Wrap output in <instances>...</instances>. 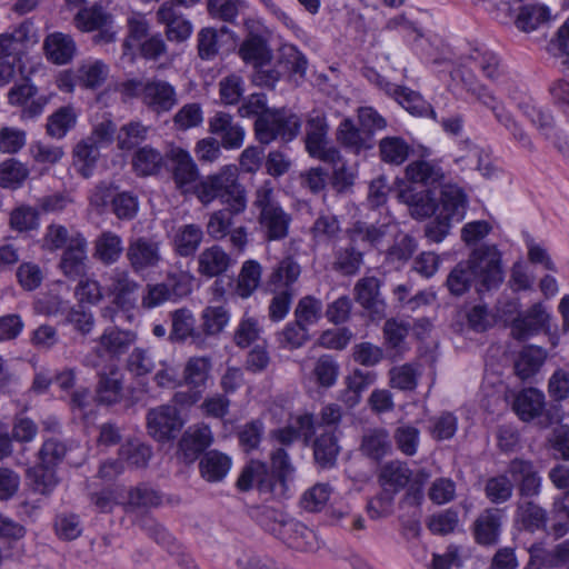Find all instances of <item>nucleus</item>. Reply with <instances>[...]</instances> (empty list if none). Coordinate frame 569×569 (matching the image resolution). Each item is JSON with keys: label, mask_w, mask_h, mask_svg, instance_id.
<instances>
[{"label": "nucleus", "mask_w": 569, "mask_h": 569, "mask_svg": "<svg viewBox=\"0 0 569 569\" xmlns=\"http://www.w3.org/2000/svg\"><path fill=\"white\" fill-rule=\"evenodd\" d=\"M547 358L543 348L528 346L521 350L515 363L516 373L521 379H528L536 375Z\"/></svg>", "instance_id": "51"}, {"label": "nucleus", "mask_w": 569, "mask_h": 569, "mask_svg": "<svg viewBox=\"0 0 569 569\" xmlns=\"http://www.w3.org/2000/svg\"><path fill=\"white\" fill-rule=\"evenodd\" d=\"M151 456V447L139 439L128 440L119 449L120 460L129 468L146 467Z\"/></svg>", "instance_id": "54"}, {"label": "nucleus", "mask_w": 569, "mask_h": 569, "mask_svg": "<svg viewBox=\"0 0 569 569\" xmlns=\"http://www.w3.org/2000/svg\"><path fill=\"white\" fill-rule=\"evenodd\" d=\"M166 156L173 166L172 177L177 189L183 194H194V188L199 182V170L189 151L172 146Z\"/></svg>", "instance_id": "16"}, {"label": "nucleus", "mask_w": 569, "mask_h": 569, "mask_svg": "<svg viewBox=\"0 0 569 569\" xmlns=\"http://www.w3.org/2000/svg\"><path fill=\"white\" fill-rule=\"evenodd\" d=\"M109 76V67L98 59H87L77 68L79 84L86 89L100 87Z\"/></svg>", "instance_id": "46"}, {"label": "nucleus", "mask_w": 569, "mask_h": 569, "mask_svg": "<svg viewBox=\"0 0 569 569\" xmlns=\"http://www.w3.org/2000/svg\"><path fill=\"white\" fill-rule=\"evenodd\" d=\"M267 529L288 547L298 551L315 552L321 546V541L315 530L291 518L287 519L280 516Z\"/></svg>", "instance_id": "9"}, {"label": "nucleus", "mask_w": 569, "mask_h": 569, "mask_svg": "<svg viewBox=\"0 0 569 569\" xmlns=\"http://www.w3.org/2000/svg\"><path fill=\"white\" fill-rule=\"evenodd\" d=\"M99 156V147L91 140H80L72 150L73 166L78 173L83 178L91 177Z\"/></svg>", "instance_id": "44"}, {"label": "nucleus", "mask_w": 569, "mask_h": 569, "mask_svg": "<svg viewBox=\"0 0 569 569\" xmlns=\"http://www.w3.org/2000/svg\"><path fill=\"white\" fill-rule=\"evenodd\" d=\"M272 471L266 463L252 460L242 470L237 485L240 490H249L254 485L261 492L273 496H284L289 490V481L292 480L295 468L288 453L283 449H277L271 455Z\"/></svg>", "instance_id": "4"}, {"label": "nucleus", "mask_w": 569, "mask_h": 569, "mask_svg": "<svg viewBox=\"0 0 569 569\" xmlns=\"http://www.w3.org/2000/svg\"><path fill=\"white\" fill-rule=\"evenodd\" d=\"M516 520L525 529L536 531L545 527L547 513L533 501H519L516 509Z\"/></svg>", "instance_id": "56"}, {"label": "nucleus", "mask_w": 569, "mask_h": 569, "mask_svg": "<svg viewBox=\"0 0 569 569\" xmlns=\"http://www.w3.org/2000/svg\"><path fill=\"white\" fill-rule=\"evenodd\" d=\"M391 449L389 433L385 429H372L363 435L361 451L372 458L380 459Z\"/></svg>", "instance_id": "58"}, {"label": "nucleus", "mask_w": 569, "mask_h": 569, "mask_svg": "<svg viewBox=\"0 0 569 569\" xmlns=\"http://www.w3.org/2000/svg\"><path fill=\"white\" fill-rule=\"evenodd\" d=\"M397 198L409 207L410 214L416 219H425L436 211L435 199L429 190L417 191L413 187L401 182Z\"/></svg>", "instance_id": "29"}, {"label": "nucleus", "mask_w": 569, "mask_h": 569, "mask_svg": "<svg viewBox=\"0 0 569 569\" xmlns=\"http://www.w3.org/2000/svg\"><path fill=\"white\" fill-rule=\"evenodd\" d=\"M380 282L376 277H363L355 286V297L372 319H381L385 316L386 305L380 297Z\"/></svg>", "instance_id": "27"}, {"label": "nucleus", "mask_w": 569, "mask_h": 569, "mask_svg": "<svg viewBox=\"0 0 569 569\" xmlns=\"http://www.w3.org/2000/svg\"><path fill=\"white\" fill-rule=\"evenodd\" d=\"M262 328L259 320L244 312L233 333V341L239 348H248L260 338Z\"/></svg>", "instance_id": "62"}, {"label": "nucleus", "mask_w": 569, "mask_h": 569, "mask_svg": "<svg viewBox=\"0 0 569 569\" xmlns=\"http://www.w3.org/2000/svg\"><path fill=\"white\" fill-rule=\"evenodd\" d=\"M336 139L345 150L355 156H365L375 147L372 132L358 127L349 117L343 118L339 123Z\"/></svg>", "instance_id": "18"}, {"label": "nucleus", "mask_w": 569, "mask_h": 569, "mask_svg": "<svg viewBox=\"0 0 569 569\" xmlns=\"http://www.w3.org/2000/svg\"><path fill=\"white\" fill-rule=\"evenodd\" d=\"M28 38H0V87L8 84L19 72L21 49Z\"/></svg>", "instance_id": "25"}, {"label": "nucleus", "mask_w": 569, "mask_h": 569, "mask_svg": "<svg viewBox=\"0 0 569 569\" xmlns=\"http://www.w3.org/2000/svg\"><path fill=\"white\" fill-rule=\"evenodd\" d=\"M203 230L199 224L187 223L178 227L172 234L173 251L180 257H191L203 240Z\"/></svg>", "instance_id": "35"}, {"label": "nucleus", "mask_w": 569, "mask_h": 569, "mask_svg": "<svg viewBox=\"0 0 569 569\" xmlns=\"http://www.w3.org/2000/svg\"><path fill=\"white\" fill-rule=\"evenodd\" d=\"M213 440L211 429L206 425L189 427L179 441V450L186 461L192 462Z\"/></svg>", "instance_id": "30"}, {"label": "nucleus", "mask_w": 569, "mask_h": 569, "mask_svg": "<svg viewBox=\"0 0 569 569\" xmlns=\"http://www.w3.org/2000/svg\"><path fill=\"white\" fill-rule=\"evenodd\" d=\"M198 273L206 278H213L226 272L231 266L230 254L219 244L203 249L198 258Z\"/></svg>", "instance_id": "33"}, {"label": "nucleus", "mask_w": 569, "mask_h": 569, "mask_svg": "<svg viewBox=\"0 0 569 569\" xmlns=\"http://www.w3.org/2000/svg\"><path fill=\"white\" fill-rule=\"evenodd\" d=\"M551 10L543 3H527L519 8L516 27L523 32L537 30L551 20Z\"/></svg>", "instance_id": "39"}, {"label": "nucleus", "mask_w": 569, "mask_h": 569, "mask_svg": "<svg viewBox=\"0 0 569 569\" xmlns=\"http://www.w3.org/2000/svg\"><path fill=\"white\" fill-rule=\"evenodd\" d=\"M530 560L527 569H569V539L547 550L541 545L529 548Z\"/></svg>", "instance_id": "20"}, {"label": "nucleus", "mask_w": 569, "mask_h": 569, "mask_svg": "<svg viewBox=\"0 0 569 569\" xmlns=\"http://www.w3.org/2000/svg\"><path fill=\"white\" fill-rule=\"evenodd\" d=\"M406 177L413 183L435 186L442 180L443 172L439 166L431 161L417 160L407 166Z\"/></svg>", "instance_id": "50"}, {"label": "nucleus", "mask_w": 569, "mask_h": 569, "mask_svg": "<svg viewBox=\"0 0 569 569\" xmlns=\"http://www.w3.org/2000/svg\"><path fill=\"white\" fill-rule=\"evenodd\" d=\"M43 50L50 62L62 66L73 59L77 46L72 38H46Z\"/></svg>", "instance_id": "53"}, {"label": "nucleus", "mask_w": 569, "mask_h": 569, "mask_svg": "<svg viewBox=\"0 0 569 569\" xmlns=\"http://www.w3.org/2000/svg\"><path fill=\"white\" fill-rule=\"evenodd\" d=\"M123 251V241L112 231H103L94 240V257L104 264L116 263Z\"/></svg>", "instance_id": "48"}, {"label": "nucleus", "mask_w": 569, "mask_h": 569, "mask_svg": "<svg viewBox=\"0 0 569 569\" xmlns=\"http://www.w3.org/2000/svg\"><path fill=\"white\" fill-rule=\"evenodd\" d=\"M200 318L202 332L212 337L218 336L229 326L231 313L224 306H208L202 310Z\"/></svg>", "instance_id": "52"}, {"label": "nucleus", "mask_w": 569, "mask_h": 569, "mask_svg": "<svg viewBox=\"0 0 569 569\" xmlns=\"http://www.w3.org/2000/svg\"><path fill=\"white\" fill-rule=\"evenodd\" d=\"M509 475L502 473L491 477L487 480L485 492L486 497L496 505L503 503L512 497L513 481L509 479Z\"/></svg>", "instance_id": "64"}, {"label": "nucleus", "mask_w": 569, "mask_h": 569, "mask_svg": "<svg viewBox=\"0 0 569 569\" xmlns=\"http://www.w3.org/2000/svg\"><path fill=\"white\" fill-rule=\"evenodd\" d=\"M231 458L217 450H210L200 460L201 476L210 481L217 482L222 480L231 469Z\"/></svg>", "instance_id": "42"}, {"label": "nucleus", "mask_w": 569, "mask_h": 569, "mask_svg": "<svg viewBox=\"0 0 569 569\" xmlns=\"http://www.w3.org/2000/svg\"><path fill=\"white\" fill-rule=\"evenodd\" d=\"M507 473L517 483L522 498H533L540 495L542 478L530 460L516 458L510 461Z\"/></svg>", "instance_id": "19"}, {"label": "nucleus", "mask_w": 569, "mask_h": 569, "mask_svg": "<svg viewBox=\"0 0 569 569\" xmlns=\"http://www.w3.org/2000/svg\"><path fill=\"white\" fill-rule=\"evenodd\" d=\"M466 194L456 184H443L439 213L426 228V236L433 242H441L453 222H460L466 213Z\"/></svg>", "instance_id": "6"}, {"label": "nucleus", "mask_w": 569, "mask_h": 569, "mask_svg": "<svg viewBox=\"0 0 569 569\" xmlns=\"http://www.w3.org/2000/svg\"><path fill=\"white\" fill-rule=\"evenodd\" d=\"M149 127L141 121L123 124L117 133V143L121 150H131L147 140Z\"/></svg>", "instance_id": "59"}, {"label": "nucleus", "mask_w": 569, "mask_h": 569, "mask_svg": "<svg viewBox=\"0 0 569 569\" xmlns=\"http://www.w3.org/2000/svg\"><path fill=\"white\" fill-rule=\"evenodd\" d=\"M545 406V395L535 389L529 388L522 390L513 402V409L523 421H530L538 417Z\"/></svg>", "instance_id": "43"}, {"label": "nucleus", "mask_w": 569, "mask_h": 569, "mask_svg": "<svg viewBox=\"0 0 569 569\" xmlns=\"http://www.w3.org/2000/svg\"><path fill=\"white\" fill-rule=\"evenodd\" d=\"M301 268L291 257L282 259L273 269L269 278V284L273 290H288L298 280Z\"/></svg>", "instance_id": "55"}, {"label": "nucleus", "mask_w": 569, "mask_h": 569, "mask_svg": "<svg viewBox=\"0 0 569 569\" xmlns=\"http://www.w3.org/2000/svg\"><path fill=\"white\" fill-rule=\"evenodd\" d=\"M87 249V239L80 233H74L70 239L69 246L63 251L59 263L66 277L76 279L86 273L88 261Z\"/></svg>", "instance_id": "22"}, {"label": "nucleus", "mask_w": 569, "mask_h": 569, "mask_svg": "<svg viewBox=\"0 0 569 569\" xmlns=\"http://www.w3.org/2000/svg\"><path fill=\"white\" fill-rule=\"evenodd\" d=\"M194 196L203 206L219 200L234 213L247 209V191L239 180V169L236 164H226L217 172L199 180Z\"/></svg>", "instance_id": "3"}, {"label": "nucleus", "mask_w": 569, "mask_h": 569, "mask_svg": "<svg viewBox=\"0 0 569 569\" xmlns=\"http://www.w3.org/2000/svg\"><path fill=\"white\" fill-rule=\"evenodd\" d=\"M142 101L151 110L160 113L172 109L176 104V92L168 82L154 80L143 86Z\"/></svg>", "instance_id": "32"}, {"label": "nucleus", "mask_w": 569, "mask_h": 569, "mask_svg": "<svg viewBox=\"0 0 569 569\" xmlns=\"http://www.w3.org/2000/svg\"><path fill=\"white\" fill-rule=\"evenodd\" d=\"M209 131L221 139V146L227 150L239 149L244 141L246 131L233 121L231 114L219 111L208 121Z\"/></svg>", "instance_id": "21"}, {"label": "nucleus", "mask_w": 569, "mask_h": 569, "mask_svg": "<svg viewBox=\"0 0 569 569\" xmlns=\"http://www.w3.org/2000/svg\"><path fill=\"white\" fill-rule=\"evenodd\" d=\"M412 151V147L401 137H385L379 141L380 159L388 164H402Z\"/></svg>", "instance_id": "47"}, {"label": "nucleus", "mask_w": 569, "mask_h": 569, "mask_svg": "<svg viewBox=\"0 0 569 569\" xmlns=\"http://www.w3.org/2000/svg\"><path fill=\"white\" fill-rule=\"evenodd\" d=\"M137 341V333L118 327H108L98 339V347L93 357L88 356V365L97 368L102 365L104 358L118 359L129 351Z\"/></svg>", "instance_id": "11"}, {"label": "nucleus", "mask_w": 569, "mask_h": 569, "mask_svg": "<svg viewBox=\"0 0 569 569\" xmlns=\"http://www.w3.org/2000/svg\"><path fill=\"white\" fill-rule=\"evenodd\" d=\"M412 477L407 463L399 460L390 461L380 469L379 481L386 492H398L403 489Z\"/></svg>", "instance_id": "38"}, {"label": "nucleus", "mask_w": 569, "mask_h": 569, "mask_svg": "<svg viewBox=\"0 0 569 569\" xmlns=\"http://www.w3.org/2000/svg\"><path fill=\"white\" fill-rule=\"evenodd\" d=\"M126 257L133 272L144 276L162 263L161 242L147 236L131 238L128 242Z\"/></svg>", "instance_id": "12"}, {"label": "nucleus", "mask_w": 569, "mask_h": 569, "mask_svg": "<svg viewBox=\"0 0 569 569\" xmlns=\"http://www.w3.org/2000/svg\"><path fill=\"white\" fill-rule=\"evenodd\" d=\"M502 523V511L496 508L483 510L473 523V536L477 543L491 546L498 542Z\"/></svg>", "instance_id": "28"}, {"label": "nucleus", "mask_w": 569, "mask_h": 569, "mask_svg": "<svg viewBox=\"0 0 569 569\" xmlns=\"http://www.w3.org/2000/svg\"><path fill=\"white\" fill-rule=\"evenodd\" d=\"M29 176V169L21 161L10 158L0 163V187L17 189Z\"/></svg>", "instance_id": "60"}, {"label": "nucleus", "mask_w": 569, "mask_h": 569, "mask_svg": "<svg viewBox=\"0 0 569 569\" xmlns=\"http://www.w3.org/2000/svg\"><path fill=\"white\" fill-rule=\"evenodd\" d=\"M171 319L170 340L186 341L190 338L196 345L202 342V335L196 330V319L191 310L186 308L174 310L171 313Z\"/></svg>", "instance_id": "37"}, {"label": "nucleus", "mask_w": 569, "mask_h": 569, "mask_svg": "<svg viewBox=\"0 0 569 569\" xmlns=\"http://www.w3.org/2000/svg\"><path fill=\"white\" fill-rule=\"evenodd\" d=\"M178 409L162 405L150 409L147 415V429L150 437L158 442H167L176 437L183 427Z\"/></svg>", "instance_id": "15"}, {"label": "nucleus", "mask_w": 569, "mask_h": 569, "mask_svg": "<svg viewBox=\"0 0 569 569\" xmlns=\"http://www.w3.org/2000/svg\"><path fill=\"white\" fill-rule=\"evenodd\" d=\"M252 206L259 211L258 222L267 240L279 241L288 236L292 219L276 200L270 180L263 181L257 188Z\"/></svg>", "instance_id": "5"}, {"label": "nucleus", "mask_w": 569, "mask_h": 569, "mask_svg": "<svg viewBox=\"0 0 569 569\" xmlns=\"http://www.w3.org/2000/svg\"><path fill=\"white\" fill-rule=\"evenodd\" d=\"M383 90L391 96L409 113L418 117L437 118V113L429 102L420 93L395 83L385 82L381 84Z\"/></svg>", "instance_id": "23"}, {"label": "nucleus", "mask_w": 569, "mask_h": 569, "mask_svg": "<svg viewBox=\"0 0 569 569\" xmlns=\"http://www.w3.org/2000/svg\"><path fill=\"white\" fill-rule=\"evenodd\" d=\"M241 117H254L257 139L268 144L280 138L291 141L298 134L301 121L297 114L287 109L267 110V98L263 93H252L243 100L239 108Z\"/></svg>", "instance_id": "2"}, {"label": "nucleus", "mask_w": 569, "mask_h": 569, "mask_svg": "<svg viewBox=\"0 0 569 569\" xmlns=\"http://www.w3.org/2000/svg\"><path fill=\"white\" fill-rule=\"evenodd\" d=\"M315 433V417L313 415L306 412L297 416L291 425L273 430L271 432V437L277 442L284 446L291 445L302 437L305 443L309 445Z\"/></svg>", "instance_id": "31"}, {"label": "nucleus", "mask_w": 569, "mask_h": 569, "mask_svg": "<svg viewBox=\"0 0 569 569\" xmlns=\"http://www.w3.org/2000/svg\"><path fill=\"white\" fill-rule=\"evenodd\" d=\"M339 365L329 355L319 357L312 369V377L322 388H331L336 385L339 376Z\"/></svg>", "instance_id": "63"}, {"label": "nucleus", "mask_w": 569, "mask_h": 569, "mask_svg": "<svg viewBox=\"0 0 569 569\" xmlns=\"http://www.w3.org/2000/svg\"><path fill=\"white\" fill-rule=\"evenodd\" d=\"M108 287L113 303L124 313L127 321L133 322L138 315L139 283L127 270L117 268L110 273Z\"/></svg>", "instance_id": "13"}, {"label": "nucleus", "mask_w": 569, "mask_h": 569, "mask_svg": "<svg viewBox=\"0 0 569 569\" xmlns=\"http://www.w3.org/2000/svg\"><path fill=\"white\" fill-rule=\"evenodd\" d=\"M38 88L29 80L13 86L9 93L8 100L11 106L23 107V113L27 117H37L42 113L48 100L46 97L36 98Z\"/></svg>", "instance_id": "26"}, {"label": "nucleus", "mask_w": 569, "mask_h": 569, "mask_svg": "<svg viewBox=\"0 0 569 569\" xmlns=\"http://www.w3.org/2000/svg\"><path fill=\"white\" fill-rule=\"evenodd\" d=\"M312 442L316 461L322 467L332 466L339 455V445L336 432L332 430H318Z\"/></svg>", "instance_id": "40"}, {"label": "nucleus", "mask_w": 569, "mask_h": 569, "mask_svg": "<svg viewBox=\"0 0 569 569\" xmlns=\"http://www.w3.org/2000/svg\"><path fill=\"white\" fill-rule=\"evenodd\" d=\"M239 56L246 63L254 67V77L261 70H269L272 59L271 50L264 38H247L239 49Z\"/></svg>", "instance_id": "36"}, {"label": "nucleus", "mask_w": 569, "mask_h": 569, "mask_svg": "<svg viewBox=\"0 0 569 569\" xmlns=\"http://www.w3.org/2000/svg\"><path fill=\"white\" fill-rule=\"evenodd\" d=\"M249 7L247 0H208L207 10L210 17L227 23L236 24L241 10Z\"/></svg>", "instance_id": "57"}, {"label": "nucleus", "mask_w": 569, "mask_h": 569, "mask_svg": "<svg viewBox=\"0 0 569 569\" xmlns=\"http://www.w3.org/2000/svg\"><path fill=\"white\" fill-rule=\"evenodd\" d=\"M212 370V360L208 356H193L190 357L183 367L182 383L198 393L190 397V402L193 403L199 399L200 393L207 387Z\"/></svg>", "instance_id": "24"}, {"label": "nucleus", "mask_w": 569, "mask_h": 569, "mask_svg": "<svg viewBox=\"0 0 569 569\" xmlns=\"http://www.w3.org/2000/svg\"><path fill=\"white\" fill-rule=\"evenodd\" d=\"M328 124L320 114L310 117L307 122L306 149L308 153L320 161H336L339 149L328 143Z\"/></svg>", "instance_id": "17"}, {"label": "nucleus", "mask_w": 569, "mask_h": 569, "mask_svg": "<svg viewBox=\"0 0 569 569\" xmlns=\"http://www.w3.org/2000/svg\"><path fill=\"white\" fill-rule=\"evenodd\" d=\"M123 397V375L117 367H111L108 372L99 373L96 389V400L106 406L116 405Z\"/></svg>", "instance_id": "34"}, {"label": "nucleus", "mask_w": 569, "mask_h": 569, "mask_svg": "<svg viewBox=\"0 0 569 569\" xmlns=\"http://www.w3.org/2000/svg\"><path fill=\"white\" fill-rule=\"evenodd\" d=\"M74 27L86 33L98 32V36H116L112 31L114 16L102 1H94L91 4H84L73 17Z\"/></svg>", "instance_id": "14"}, {"label": "nucleus", "mask_w": 569, "mask_h": 569, "mask_svg": "<svg viewBox=\"0 0 569 569\" xmlns=\"http://www.w3.org/2000/svg\"><path fill=\"white\" fill-rule=\"evenodd\" d=\"M519 309L520 302L517 299L510 300L499 308L503 317L517 313L509 325L515 339L526 340L548 329L550 313L541 302L533 303L526 311Z\"/></svg>", "instance_id": "7"}, {"label": "nucleus", "mask_w": 569, "mask_h": 569, "mask_svg": "<svg viewBox=\"0 0 569 569\" xmlns=\"http://www.w3.org/2000/svg\"><path fill=\"white\" fill-rule=\"evenodd\" d=\"M261 274L262 267L258 261H244L237 278L234 293L242 299L251 297L261 282Z\"/></svg>", "instance_id": "45"}, {"label": "nucleus", "mask_w": 569, "mask_h": 569, "mask_svg": "<svg viewBox=\"0 0 569 569\" xmlns=\"http://www.w3.org/2000/svg\"><path fill=\"white\" fill-rule=\"evenodd\" d=\"M503 281L501 254L496 246H482L476 249L467 262H461L447 279L449 290L460 296L472 283L481 293L498 288Z\"/></svg>", "instance_id": "1"}, {"label": "nucleus", "mask_w": 569, "mask_h": 569, "mask_svg": "<svg viewBox=\"0 0 569 569\" xmlns=\"http://www.w3.org/2000/svg\"><path fill=\"white\" fill-rule=\"evenodd\" d=\"M308 61L293 46L283 44L278 50L273 67L261 70L253 79L259 86L273 88L286 76L305 77Z\"/></svg>", "instance_id": "8"}, {"label": "nucleus", "mask_w": 569, "mask_h": 569, "mask_svg": "<svg viewBox=\"0 0 569 569\" xmlns=\"http://www.w3.org/2000/svg\"><path fill=\"white\" fill-rule=\"evenodd\" d=\"M78 113L72 106H63L57 109L47 119V133L51 138L62 139L76 126Z\"/></svg>", "instance_id": "49"}, {"label": "nucleus", "mask_w": 569, "mask_h": 569, "mask_svg": "<svg viewBox=\"0 0 569 569\" xmlns=\"http://www.w3.org/2000/svg\"><path fill=\"white\" fill-rule=\"evenodd\" d=\"M461 81L467 90L475 93L483 104L492 109L496 119L510 132L512 139L519 147L530 151L533 149V143L528 133L503 107L497 103L495 97L486 88L478 86L473 81L472 74L461 76Z\"/></svg>", "instance_id": "10"}, {"label": "nucleus", "mask_w": 569, "mask_h": 569, "mask_svg": "<svg viewBox=\"0 0 569 569\" xmlns=\"http://www.w3.org/2000/svg\"><path fill=\"white\" fill-rule=\"evenodd\" d=\"M162 153L151 146L139 148L132 156V169L137 176L148 177L157 174L163 167Z\"/></svg>", "instance_id": "41"}, {"label": "nucleus", "mask_w": 569, "mask_h": 569, "mask_svg": "<svg viewBox=\"0 0 569 569\" xmlns=\"http://www.w3.org/2000/svg\"><path fill=\"white\" fill-rule=\"evenodd\" d=\"M332 493L333 489L329 483L318 482L303 492L300 505L310 512L321 511L327 506Z\"/></svg>", "instance_id": "61"}]
</instances>
